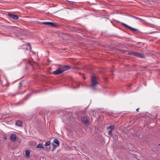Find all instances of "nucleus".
Here are the masks:
<instances>
[{
  "mask_svg": "<svg viewBox=\"0 0 160 160\" xmlns=\"http://www.w3.org/2000/svg\"><path fill=\"white\" fill-rule=\"evenodd\" d=\"M8 15L10 17L15 20H17L19 18L18 16L14 15L10 13H8Z\"/></svg>",
  "mask_w": 160,
  "mask_h": 160,
  "instance_id": "obj_6",
  "label": "nucleus"
},
{
  "mask_svg": "<svg viewBox=\"0 0 160 160\" xmlns=\"http://www.w3.org/2000/svg\"><path fill=\"white\" fill-rule=\"evenodd\" d=\"M69 66H65L64 67L60 68L54 71L52 73L55 75H58L62 73L63 72L68 70L70 68Z\"/></svg>",
  "mask_w": 160,
  "mask_h": 160,
  "instance_id": "obj_1",
  "label": "nucleus"
},
{
  "mask_svg": "<svg viewBox=\"0 0 160 160\" xmlns=\"http://www.w3.org/2000/svg\"><path fill=\"white\" fill-rule=\"evenodd\" d=\"M136 56L139 57V58H145V57L143 54H142L141 53H138V52H137V55Z\"/></svg>",
  "mask_w": 160,
  "mask_h": 160,
  "instance_id": "obj_13",
  "label": "nucleus"
},
{
  "mask_svg": "<svg viewBox=\"0 0 160 160\" xmlns=\"http://www.w3.org/2000/svg\"><path fill=\"white\" fill-rule=\"evenodd\" d=\"M29 64H30L32 65V62L31 61H29Z\"/></svg>",
  "mask_w": 160,
  "mask_h": 160,
  "instance_id": "obj_17",
  "label": "nucleus"
},
{
  "mask_svg": "<svg viewBox=\"0 0 160 160\" xmlns=\"http://www.w3.org/2000/svg\"><path fill=\"white\" fill-rule=\"evenodd\" d=\"M56 147H56L55 146H54V145H53V148H52V151H54Z\"/></svg>",
  "mask_w": 160,
  "mask_h": 160,
  "instance_id": "obj_16",
  "label": "nucleus"
},
{
  "mask_svg": "<svg viewBox=\"0 0 160 160\" xmlns=\"http://www.w3.org/2000/svg\"><path fill=\"white\" fill-rule=\"evenodd\" d=\"M37 148H42L44 149V147H43L42 144L41 143H39L37 146Z\"/></svg>",
  "mask_w": 160,
  "mask_h": 160,
  "instance_id": "obj_14",
  "label": "nucleus"
},
{
  "mask_svg": "<svg viewBox=\"0 0 160 160\" xmlns=\"http://www.w3.org/2000/svg\"><path fill=\"white\" fill-rule=\"evenodd\" d=\"M21 83H20V84L21 85Z\"/></svg>",
  "mask_w": 160,
  "mask_h": 160,
  "instance_id": "obj_21",
  "label": "nucleus"
},
{
  "mask_svg": "<svg viewBox=\"0 0 160 160\" xmlns=\"http://www.w3.org/2000/svg\"><path fill=\"white\" fill-rule=\"evenodd\" d=\"M10 139L12 141H15L17 139V136L15 134H12L11 136Z\"/></svg>",
  "mask_w": 160,
  "mask_h": 160,
  "instance_id": "obj_9",
  "label": "nucleus"
},
{
  "mask_svg": "<svg viewBox=\"0 0 160 160\" xmlns=\"http://www.w3.org/2000/svg\"><path fill=\"white\" fill-rule=\"evenodd\" d=\"M130 54H131V55H134V56H137V52L132 51V52H131L130 53Z\"/></svg>",
  "mask_w": 160,
  "mask_h": 160,
  "instance_id": "obj_15",
  "label": "nucleus"
},
{
  "mask_svg": "<svg viewBox=\"0 0 160 160\" xmlns=\"http://www.w3.org/2000/svg\"><path fill=\"white\" fill-rule=\"evenodd\" d=\"M121 24L124 27L127 28L128 29L130 30L131 31H132L133 32H138V29L133 28L128 25H127L125 23H122Z\"/></svg>",
  "mask_w": 160,
  "mask_h": 160,
  "instance_id": "obj_4",
  "label": "nucleus"
},
{
  "mask_svg": "<svg viewBox=\"0 0 160 160\" xmlns=\"http://www.w3.org/2000/svg\"><path fill=\"white\" fill-rule=\"evenodd\" d=\"M42 24L45 25H50L53 26H55L56 25L53 22H42Z\"/></svg>",
  "mask_w": 160,
  "mask_h": 160,
  "instance_id": "obj_8",
  "label": "nucleus"
},
{
  "mask_svg": "<svg viewBox=\"0 0 160 160\" xmlns=\"http://www.w3.org/2000/svg\"><path fill=\"white\" fill-rule=\"evenodd\" d=\"M54 142L56 144H53L54 146H55L56 147H58L59 146L60 144V142L59 140L57 139H55L54 140Z\"/></svg>",
  "mask_w": 160,
  "mask_h": 160,
  "instance_id": "obj_10",
  "label": "nucleus"
},
{
  "mask_svg": "<svg viewBox=\"0 0 160 160\" xmlns=\"http://www.w3.org/2000/svg\"><path fill=\"white\" fill-rule=\"evenodd\" d=\"M30 151L29 150H27L25 152V156L26 158H29L30 155Z\"/></svg>",
  "mask_w": 160,
  "mask_h": 160,
  "instance_id": "obj_12",
  "label": "nucleus"
},
{
  "mask_svg": "<svg viewBox=\"0 0 160 160\" xmlns=\"http://www.w3.org/2000/svg\"><path fill=\"white\" fill-rule=\"evenodd\" d=\"M159 145L160 146V143L159 144Z\"/></svg>",
  "mask_w": 160,
  "mask_h": 160,
  "instance_id": "obj_22",
  "label": "nucleus"
},
{
  "mask_svg": "<svg viewBox=\"0 0 160 160\" xmlns=\"http://www.w3.org/2000/svg\"><path fill=\"white\" fill-rule=\"evenodd\" d=\"M50 144L51 142L50 141H48L46 143L45 145L47 150H50Z\"/></svg>",
  "mask_w": 160,
  "mask_h": 160,
  "instance_id": "obj_7",
  "label": "nucleus"
},
{
  "mask_svg": "<svg viewBox=\"0 0 160 160\" xmlns=\"http://www.w3.org/2000/svg\"><path fill=\"white\" fill-rule=\"evenodd\" d=\"M91 86L92 87H94L96 86L98 84L97 80V77L95 76H93L91 78Z\"/></svg>",
  "mask_w": 160,
  "mask_h": 160,
  "instance_id": "obj_2",
  "label": "nucleus"
},
{
  "mask_svg": "<svg viewBox=\"0 0 160 160\" xmlns=\"http://www.w3.org/2000/svg\"><path fill=\"white\" fill-rule=\"evenodd\" d=\"M81 121L84 124H86L89 123V121L87 117L84 116H82L81 117Z\"/></svg>",
  "mask_w": 160,
  "mask_h": 160,
  "instance_id": "obj_5",
  "label": "nucleus"
},
{
  "mask_svg": "<svg viewBox=\"0 0 160 160\" xmlns=\"http://www.w3.org/2000/svg\"><path fill=\"white\" fill-rule=\"evenodd\" d=\"M83 78L84 79H86V78L84 76H83Z\"/></svg>",
  "mask_w": 160,
  "mask_h": 160,
  "instance_id": "obj_18",
  "label": "nucleus"
},
{
  "mask_svg": "<svg viewBox=\"0 0 160 160\" xmlns=\"http://www.w3.org/2000/svg\"><path fill=\"white\" fill-rule=\"evenodd\" d=\"M107 129H110L108 131V134L111 137H112L113 136L112 134V131L115 128V126L113 125H112L107 127Z\"/></svg>",
  "mask_w": 160,
  "mask_h": 160,
  "instance_id": "obj_3",
  "label": "nucleus"
},
{
  "mask_svg": "<svg viewBox=\"0 0 160 160\" xmlns=\"http://www.w3.org/2000/svg\"><path fill=\"white\" fill-rule=\"evenodd\" d=\"M30 48L31 49V47L30 46Z\"/></svg>",
  "mask_w": 160,
  "mask_h": 160,
  "instance_id": "obj_20",
  "label": "nucleus"
},
{
  "mask_svg": "<svg viewBox=\"0 0 160 160\" xmlns=\"http://www.w3.org/2000/svg\"><path fill=\"white\" fill-rule=\"evenodd\" d=\"M139 109V108H138V109H137L136 110H137V112H138V111H138Z\"/></svg>",
  "mask_w": 160,
  "mask_h": 160,
  "instance_id": "obj_19",
  "label": "nucleus"
},
{
  "mask_svg": "<svg viewBox=\"0 0 160 160\" xmlns=\"http://www.w3.org/2000/svg\"><path fill=\"white\" fill-rule=\"evenodd\" d=\"M16 124L20 127H22V122L21 121H17L16 122Z\"/></svg>",
  "mask_w": 160,
  "mask_h": 160,
  "instance_id": "obj_11",
  "label": "nucleus"
}]
</instances>
